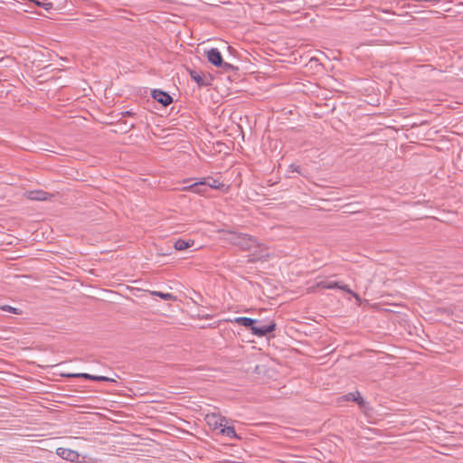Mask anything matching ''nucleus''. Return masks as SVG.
I'll use <instances>...</instances> for the list:
<instances>
[{
	"mask_svg": "<svg viewBox=\"0 0 463 463\" xmlns=\"http://www.w3.org/2000/svg\"><path fill=\"white\" fill-rule=\"evenodd\" d=\"M66 376L67 377H74V378H84V379L96 381V382H110V383L116 382L114 379L107 377V376H98V375L89 374V373H69V374H66Z\"/></svg>",
	"mask_w": 463,
	"mask_h": 463,
	"instance_id": "nucleus-8",
	"label": "nucleus"
},
{
	"mask_svg": "<svg viewBox=\"0 0 463 463\" xmlns=\"http://www.w3.org/2000/svg\"><path fill=\"white\" fill-rule=\"evenodd\" d=\"M289 168L292 170V172L300 174V167L298 165H290Z\"/></svg>",
	"mask_w": 463,
	"mask_h": 463,
	"instance_id": "nucleus-22",
	"label": "nucleus"
},
{
	"mask_svg": "<svg viewBox=\"0 0 463 463\" xmlns=\"http://www.w3.org/2000/svg\"><path fill=\"white\" fill-rule=\"evenodd\" d=\"M56 454L61 458L71 462H75L79 458V454L77 451L67 448H58L56 449Z\"/></svg>",
	"mask_w": 463,
	"mask_h": 463,
	"instance_id": "nucleus-9",
	"label": "nucleus"
},
{
	"mask_svg": "<svg viewBox=\"0 0 463 463\" xmlns=\"http://www.w3.org/2000/svg\"><path fill=\"white\" fill-rule=\"evenodd\" d=\"M339 401L355 402L358 404L360 410H362L364 412L370 409L369 403L364 398L361 397V394L358 391L349 392L347 394L341 396L339 398Z\"/></svg>",
	"mask_w": 463,
	"mask_h": 463,
	"instance_id": "nucleus-5",
	"label": "nucleus"
},
{
	"mask_svg": "<svg viewBox=\"0 0 463 463\" xmlns=\"http://www.w3.org/2000/svg\"><path fill=\"white\" fill-rule=\"evenodd\" d=\"M188 188L193 190L194 193L198 194H204L207 192V187L204 186V183L203 181L194 183L191 184Z\"/></svg>",
	"mask_w": 463,
	"mask_h": 463,
	"instance_id": "nucleus-15",
	"label": "nucleus"
},
{
	"mask_svg": "<svg viewBox=\"0 0 463 463\" xmlns=\"http://www.w3.org/2000/svg\"><path fill=\"white\" fill-rule=\"evenodd\" d=\"M189 75L193 80H194L199 87H205L211 84V80L202 75V73L195 70H189Z\"/></svg>",
	"mask_w": 463,
	"mask_h": 463,
	"instance_id": "nucleus-11",
	"label": "nucleus"
},
{
	"mask_svg": "<svg viewBox=\"0 0 463 463\" xmlns=\"http://www.w3.org/2000/svg\"><path fill=\"white\" fill-rule=\"evenodd\" d=\"M203 182L204 183V186H206L207 188L209 187L221 190L222 189V187H224L223 184L220 183L219 181L213 177L204 178Z\"/></svg>",
	"mask_w": 463,
	"mask_h": 463,
	"instance_id": "nucleus-13",
	"label": "nucleus"
},
{
	"mask_svg": "<svg viewBox=\"0 0 463 463\" xmlns=\"http://www.w3.org/2000/svg\"><path fill=\"white\" fill-rule=\"evenodd\" d=\"M218 67L222 68V71H224L225 72L236 70V68L233 65L225 61H222V64Z\"/></svg>",
	"mask_w": 463,
	"mask_h": 463,
	"instance_id": "nucleus-20",
	"label": "nucleus"
},
{
	"mask_svg": "<svg viewBox=\"0 0 463 463\" xmlns=\"http://www.w3.org/2000/svg\"><path fill=\"white\" fill-rule=\"evenodd\" d=\"M0 309L3 310V311H5V312H10V313H13V314H16V315H21L22 314V310L16 308V307H14L12 306H9V305H3L0 307Z\"/></svg>",
	"mask_w": 463,
	"mask_h": 463,
	"instance_id": "nucleus-19",
	"label": "nucleus"
},
{
	"mask_svg": "<svg viewBox=\"0 0 463 463\" xmlns=\"http://www.w3.org/2000/svg\"><path fill=\"white\" fill-rule=\"evenodd\" d=\"M234 322L240 326L248 327L250 330H251V327L254 326V324L259 323L258 320L252 319L250 317H238L234 319Z\"/></svg>",
	"mask_w": 463,
	"mask_h": 463,
	"instance_id": "nucleus-12",
	"label": "nucleus"
},
{
	"mask_svg": "<svg viewBox=\"0 0 463 463\" xmlns=\"http://www.w3.org/2000/svg\"><path fill=\"white\" fill-rule=\"evenodd\" d=\"M224 239L231 244L239 247L242 250H251L256 246V238L243 232L225 231Z\"/></svg>",
	"mask_w": 463,
	"mask_h": 463,
	"instance_id": "nucleus-1",
	"label": "nucleus"
},
{
	"mask_svg": "<svg viewBox=\"0 0 463 463\" xmlns=\"http://www.w3.org/2000/svg\"><path fill=\"white\" fill-rule=\"evenodd\" d=\"M123 114L126 115V116H133L134 112H132V111H126Z\"/></svg>",
	"mask_w": 463,
	"mask_h": 463,
	"instance_id": "nucleus-23",
	"label": "nucleus"
},
{
	"mask_svg": "<svg viewBox=\"0 0 463 463\" xmlns=\"http://www.w3.org/2000/svg\"><path fill=\"white\" fill-rule=\"evenodd\" d=\"M46 193L43 191L30 192L29 198L32 200L44 201L46 200Z\"/></svg>",
	"mask_w": 463,
	"mask_h": 463,
	"instance_id": "nucleus-17",
	"label": "nucleus"
},
{
	"mask_svg": "<svg viewBox=\"0 0 463 463\" xmlns=\"http://www.w3.org/2000/svg\"><path fill=\"white\" fill-rule=\"evenodd\" d=\"M276 329V323L274 321H269L267 324H262L260 321L259 323L254 324L251 327V333L254 335L259 337L265 336L268 333H271Z\"/></svg>",
	"mask_w": 463,
	"mask_h": 463,
	"instance_id": "nucleus-4",
	"label": "nucleus"
},
{
	"mask_svg": "<svg viewBox=\"0 0 463 463\" xmlns=\"http://www.w3.org/2000/svg\"><path fill=\"white\" fill-rule=\"evenodd\" d=\"M151 295L157 296L164 300H175V297L171 293H163L160 291H152Z\"/></svg>",
	"mask_w": 463,
	"mask_h": 463,
	"instance_id": "nucleus-18",
	"label": "nucleus"
},
{
	"mask_svg": "<svg viewBox=\"0 0 463 463\" xmlns=\"http://www.w3.org/2000/svg\"><path fill=\"white\" fill-rule=\"evenodd\" d=\"M251 253L249 255L250 262L263 261L269 257V250L264 244H261L256 239V246L250 250Z\"/></svg>",
	"mask_w": 463,
	"mask_h": 463,
	"instance_id": "nucleus-3",
	"label": "nucleus"
},
{
	"mask_svg": "<svg viewBox=\"0 0 463 463\" xmlns=\"http://www.w3.org/2000/svg\"><path fill=\"white\" fill-rule=\"evenodd\" d=\"M316 288H326V289H334L338 288L341 289L350 295H352L355 299L359 300L360 297L357 293L354 292L350 289L348 285L343 283L342 281H334L328 279L317 280L316 283Z\"/></svg>",
	"mask_w": 463,
	"mask_h": 463,
	"instance_id": "nucleus-2",
	"label": "nucleus"
},
{
	"mask_svg": "<svg viewBox=\"0 0 463 463\" xmlns=\"http://www.w3.org/2000/svg\"><path fill=\"white\" fill-rule=\"evenodd\" d=\"M152 98L165 107L173 102L172 97L167 92L160 90H154L152 91Z\"/></svg>",
	"mask_w": 463,
	"mask_h": 463,
	"instance_id": "nucleus-10",
	"label": "nucleus"
},
{
	"mask_svg": "<svg viewBox=\"0 0 463 463\" xmlns=\"http://www.w3.org/2000/svg\"><path fill=\"white\" fill-rule=\"evenodd\" d=\"M220 432L227 436L231 439H236L238 438V435L236 434L235 428L233 426H227L226 424L222 427Z\"/></svg>",
	"mask_w": 463,
	"mask_h": 463,
	"instance_id": "nucleus-16",
	"label": "nucleus"
},
{
	"mask_svg": "<svg viewBox=\"0 0 463 463\" xmlns=\"http://www.w3.org/2000/svg\"><path fill=\"white\" fill-rule=\"evenodd\" d=\"M35 4L39 6H43L44 7V9L48 10L50 8H52V3H43V4H41L40 2L38 1H35Z\"/></svg>",
	"mask_w": 463,
	"mask_h": 463,
	"instance_id": "nucleus-21",
	"label": "nucleus"
},
{
	"mask_svg": "<svg viewBox=\"0 0 463 463\" xmlns=\"http://www.w3.org/2000/svg\"><path fill=\"white\" fill-rule=\"evenodd\" d=\"M194 241H191V240H188V241H185V240H182V239H179L177 240L175 244H174V248L176 250H186L187 248L191 247L194 245Z\"/></svg>",
	"mask_w": 463,
	"mask_h": 463,
	"instance_id": "nucleus-14",
	"label": "nucleus"
},
{
	"mask_svg": "<svg viewBox=\"0 0 463 463\" xmlns=\"http://www.w3.org/2000/svg\"><path fill=\"white\" fill-rule=\"evenodd\" d=\"M207 60L214 66H220L222 64V56L220 51L217 48H211L204 52Z\"/></svg>",
	"mask_w": 463,
	"mask_h": 463,
	"instance_id": "nucleus-7",
	"label": "nucleus"
},
{
	"mask_svg": "<svg viewBox=\"0 0 463 463\" xmlns=\"http://www.w3.org/2000/svg\"><path fill=\"white\" fill-rule=\"evenodd\" d=\"M205 420L209 427L214 429V430H220L222 426L227 423V419L225 417H222L221 415H218L216 413H211L207 414L205 416Z\"/></svg>",
	"mask_w": 463,
	"mask_h": 463,
	"instance_id": "nucleus-6",
	"label": "nucleus"
}]
</instances>
